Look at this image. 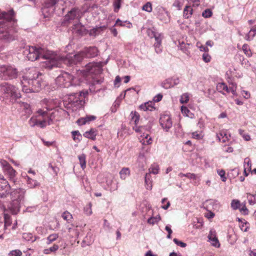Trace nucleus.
Segmentation results:
<instances>
[{
	"mask_svg": "<svg viewBox=\"0 0 256 256\" xmlns=\"http://www.w3.org/2000/svg\"><path fill=\"white\" fill-rule=\"evenodd\" d=\"M38 120L36 117H32L28 121V124L30 126L34 127L35 126H38Z\"/></svg>",
	"mask_w": 256,
	"mask_h": 256,
	"instance_id": "nucleus-46",
	"label": "nucleus"
},
{
	"mask_svg": "<svg viewBox=\"0 0 256 256\" xmlns=\"http://www.w3.org/2000/svg\"><path fill=\"white\" fill-rule=\"evenodd\" d=\"M26 178L27 184L29 188H34L38 185V183L36 180L32 179L28 176H26Z\"/></svg>",
	"mask_w": 256,
	"mask_h": 256,
	"instance_id": "nucleus-26",
	"label": "nucleus"
},
{
	"mask_svg": "<svg viewBox=\"0 0 256 256\" xmlns=\"http://www.w3.org/2000/svg\"><path fill=\"white\" fill-rule=\"evenodd\" d=\"M160 220V216L156 217H151L148 220V222L150 224H154L156 223H157Z\"/></svg>",
	"mask_w": 256,
	"mask_h": 256,
	"instance_id": "nucleus-38",
	"label": "nucleus"
},
{
	"mask_svg": "<svg viewBox=\"0 0 256 256\" xmlns=\"http://www.w3.org/2000/svg\"><path fill=\"white\" fill-rule=\"evenodd\" d=\"M212 12L210 9H206L202 12V16L204 18H210L212 16Z\"/></svg>",
	"mask_w": 256,
	"mask_h": 256,
	"instance_id": "nucleus-52",
	"label": "nucleus"
},
{
	"mask_svg": "<svg viewBox=\"0 0 256 256\" xmlns=\"http://www.w3.org/2000/svg\"><path fill=\"white\" fill-rule=\"evenodd\" d=\"M216 238V232L214 230H211L208 236V239Z\"/></svg>",
	"mask_w": 256,
	"mask_h": 256,
	"instance_id": "nucleus-56",
	"label": "nucleus"
},
{
	"mask_svg": "<svg viewBox=\"0 0 256 256\" xmlns=\"http://www.w3.org/2000/svg\"><path fill=\"white\" fill-rule=\"evenodd\" d=\"M199 49L200 51L205 52H208L209 50L208 48L206 46H199Z\"/></svg>",
	"mask_w": 256,
	"mask_h": 256,
	"instance_id": "nucleus-64",
	"label": "nucleus"
},
{
	"mask_svg": "<svg viewBox=\"0 0 256 256\" xmlns=\"http://www.w3.org/2000/svg\"><path fill=\"white\" fill-rule=\"evenodd\" d=\"M160 122L163 129L166 132H168L172 125L171 118L168 114L162 116L160 119Z\"/></svg>",
	"mask_w": 256,
	"mask_h": 256,
	"instance_id": "nucleus-14",
	"label": "nucleus"
},
{
	"mask_svg": "<svg viewBox=\"0 0 256 256\" xmlns=\"http://www.w3.org/2000/svg\"><path fill=\"white\" fill-rule=\"evenodd\" d=\"M246 225H247V222H245L243 223L240 226V229L242 230H243L244 232H247L248 228V226Z\"/></svg>",
	"mask_w": 256,
	"mask_h": 256,
	"instance_id": "nucleus-60",
	"label": "nucleus"
},
{
	"mask_svg": "<svg viewBox=\"0 0 256 256\" xmlns=\"http://www.w3.org/2000/svg\"><path fill=\"white\" fill-rule=\"evenodd\" d=\"M192 137L196 139H200L201 138V135L198 134L197 132H195L192 133Z\"/></svg>",
	"mask_w": 256,
	"mask_h": 256,
	"instance_id": "nucleus-58",
	"label": "nucleus"
},
{
	"mask_svg": "<svg viewBox=\"0 0 256 256\" xmlns=\"http://www.w3.org/2000/svg\"><path fill=\"white\" fill-rule=\"evenodd\" d=\"M82 52H84V57L94 58L98 56V50L95 46L86 48Z\"/></svg>",
	"mask_w": 256,
	"mask_h": 256,
	"instance_id": "nucleus-18",
	"label": "nucleus"
},
{
	"mask_svg": "<svg viewBox=\"0 0 256 256\" xmlns=\"http://www.w3.org/2000/svg\"><path fill=\"white\" fill-rule=\"evenodd\" d=\"M58 248H59V246L58 244H54L52 246H51L48 248H46V249L44 250L43 252L44 254H50L51 252H56V250H58Z\"/></svg>",
	"mask_w": 256,
	"mask_h": 256,
	"instance_id": "nucleus-28",
	"label": "nucleus"
},
{
	"mask_svg": "<svg viewBox=\"0 0 256 256\" xmlns=\"http://www.w3.org/2000/svg\"><path fill=\"white\" fill-rule=\"evenodd\" d=\"M106 26H105L96 27L91 29L89 31V34L92 36H96L101 31L104 30L106 28Z\"/></svg>",
	"mask_w": 256,
	"mask_h": 256,
	"instance_id": "nucleus-25",
	"label": "nucleus"
},
{
	"mask_svg": "<svg viewBox=\"0 0 256 256\" xmlns=\"http://www.w3.org/2000/svg\"><path fill=\"white\" fill-rule=\"evenodd\" d=\"M254 30H251L248 34H247L246 36V37H245V38L246 40H250L252 38H251V34L252 33V32H254Z\"/></svg>",
	"mask_w": 256,
	"mask_h": 256,
	"instance_id": "nucleus-61",
	"label": "nucleus"
},
{
	"mask_svg": "<svg viewBox=\"0 0 256 256\" xmlns=\"http://www.w3.org/2000/svg\"><path fill=\"white\" fill-rule=\"evenodd\" d=\"M0 72L2 74V76L4 80L16 78L18 75L16 69L12 66L2 68Z\"/></svg>",
	"mask_w": 256,
	"mask_h": 256,
	"instance_id": "nucleus-9",
	"label": "nucleus"
},
{
	"mask_svg": "<svg viewBox=\"0 0 256 256\" xmlns=\"http://www.w3.org/2000/svg\"><path fill=\"white\" fill-rule=\"evenodd\" d=\"M22 238L27 241L34 242L36 240V238L33 239L32 234L30 233L24 234Z\"/></svg>",
	"mask_w": 256,
	"mask_h": 256,
	"instance_id": "nucleus-41",
	"label": "nucleus"
},
{
	"mask_svg": "<svg viewBox=\"0 0 256 256\" xmlns=\"http://www.w3.org/2000/svg\"><path fill=\"white\" fill-rule=\"evenodd\" d=\"M214 216V213L212 212H209L207 214H205V216L208 218H213Z\"/></svg>",
	"mask_w": 256,
	"mask_h": 256,
	"instance_id": "nucleus-62",
	"label": "nucleus"
},
{
	"mask_svg": "<svg viewBox=\"0 0 256 256\" xmlns=\"http://www.w3.org/2000/svg\"><path fill=\"white\" fill-rule=\"evenodd\" d=\"M130 116L132 117V120L134 122L135 124L136 125L138 122L139 121L140 119V116L136 112H132L130 114Z\"/></svg>",
	"mask_w": 256,
	"mask_h": 256,
	"instance_id": "nucleus-35",
	"label": "nucleus"
},
{
	"mask_svg": "<svg viewBox=\"0 0 256 256\" xmlns=\"http://www.w3.org/2000/svg\"><path fill=\"white\" fill-rule=\"evenodd\" d=\"M62 217L64 220L66 221L70 220L72 218V215L68 212H64L62 214Z\"/></svg>",
	"mask_w": 256,
	"mask_h": 256,
	"instance_id": "nucleus-49",
	"label": "nucleus"
},
{
	"mask_svg": "<svg viewBox=\"0 0 256 256\" xmlns=\"http://www.w3.org/2000/svg\"><path fill=\"white\" fill-rule=\"evenodd\" d=\"M73 76L68 72H62L56 79V82L58 86L61 87L68 88L71 85Z\"/></svg>",
	"mask_w": 256,
	"mask_h": 256,
	"instance_id": "nucleus-7",
	"label": "nucleus"
},
{
	"mask_svg": "<svg viewBox=\"0 0 256 256\" xmlns=\"http://www.w3.org/2000/svg\"><path fill=\"white\" fill-rule=\"evenodd\" d=\"M84 52H81L77 54L68 56L66 57L60 56L57 54L58 58H56V60L60 62V64L59 66H54V68L61 67L62 62L68 63L70 65L76 64L83 60L84 58Z\"/></svg>",
	"mask_w": 256,
	"mask_h": 256,
	"instance_id": "nucleus-5",
	"label": "nucleus"
},
{
	"mask_svg": "<svg viewBox=\"0 0 256 256\" xmlns=\"http://www.w3.org/2000/svg\"><path fill=\"white\" fill-rule=\"evenodd\" d=\"M114 11L118 12L120 8L121 0H114Z\"/></svg>",
	"mask_w": 256,
	"mask_h": 256,
	"instance_id": "nucleus-39",
	"label": "nucleus"
},
{
	"mask_svg": "<svg viewBox=\"0 0 256 256\" xmlns=\"http://www.w3.org/2000/svg\"><path fill=\"white\" fill-rule=\"evenodd\" d=\"M218 175L220 176L222 182H226V178L225 176V172L223 170H218L217 171Z\"/></svg>",
	"mask_w": 256,
	"mask_h": 256,
	"instance_id": "nucleus-51",
	"label": "nucleus"
},
{
	"mask_svg": "<svg viewBox=\"0 0 256 256\" xmlns=\"http://www.w3.org/2000/svg\"><path fill=\"white\" fill-rule=\"evenodd\" d=\"M220 142H225L228 140V136L225 131H220L216 134Z\"/></svg>",
	"mask_w": 256,
	"mask_h": 256,
	"instance_id": "nucleus-24",
	"label": "nucleus"
},
{
	"mask_svg": "<svg viewBox=\"0 0 256 256\" xmlns=\"http://www.w3.org/2000/svg\"><path fill=\"white\" fill-rule=\"evenodd\" d=\"M238 132L240 134L246 141L250 140V137L249 134H246L244 132V130H239Z\"/></svg>",
	"mask_w": 256,
	"mask_h": 256,
	"instance_id": "nucleus-42",
	"label": "nucleus"
},
{
	"mask_svg": "<svg viewBox=\"0 0 256 256\" xmlns=\"http://www.w3.org/2000/svg\"><path fill=\"white\" fill-rule=\"evenodd\" d=\"M208 240L213 246H214L215 247L217 248H218L220 246V244L216 237L212 238H210Z\"/></svg>",
	"mask_w": 256,
	"mask_h": 256,
	"instance_id": "nucleus-45",
	"label": "nucleus"
},
{
	"mask_svg": "<svg viewBox=\"0 0 256 256\" xmlns=\"http://www.w3.org/2000/svg\"><path fill=\"white\" fill-rule=\"evenodd\" d=\"M142 10L148 12H150L152 10V4L150 2H146L142 6Z\"/></svg>",
	"mask_w": 256,
	"mask_h": 256,
	"instance_id": "nucleus-48",
	"label": "nucleus"
},
{
	"mask_svg": "<svg viewBox=\"0 0 256 256\" xmlns=\"http://www.w3.org/2000/svg\"><path fill=\"white\" fill-rule=\"evenodd\" d=\"M172 79L166 80L162 84V86L165 88H168L173 86L172 84Z\"/></svg>",
	"mask_w": 256,
	"mask_h": 256,
	"instance_id": "nucleus-36",
	"label": "nucleus"
},
{
	"mask_svg": "<svg viewBox=\"0 0 256 256\" xmlns=\"http://www.w3.org/2000/svg\"><path fill=\"white\" fill-rule=\"evenodd\" d=\"M240 210V211L243 214H248V208H246V204H241V206L240 207V208H239Z\"/></svg>",
	"mask_w": 256,
	"mask_h": 256,
	"instance_id": "nucleus-50",
	"label": "nucleus"
},
{
	"mask_svg": "<svg viewBox=\"0 0 256 256\" xmlns=\"http://www.w3.org/2000/svg\"><path fill=\"white\" fill-rule=\"evenodd\" d=\"M81 16L82 12L78 8H74L66 14L64 18V22L70 23L74 20H79Z\"/></svg>",
	"mask_w": 256,
	"mask_h": 256,
	"instance_id": "nucleus-8",
	"label": "nucleus"
},
{
	"mask_svg": "<svg viewBox=\"0 0 256 256\" xmlns=\"http://www.w3.org/2000/svg\"><path fill=\"white\" fill-rule=\"evenodd\" d=\"M181 110L183 114H186V116H188V113L190 112V110L184 106H182L181 107Z\"/></svg>",
	"mask_w": 256,
	"mask_h": 256,
	"instance_id": "nucleus-59",
	"label": "nucleus"
},
{
	"mask_svg": "<svg viewBox=\"0 0 256 256\" xmlns=\"http://www.w3.org/2000/svg\"><path fill=\"white\" fill-rule=\"evenodd\" d=\"M155 40L156 41V46H161V38L160 36H154Z\"/></svg>",
	"mask_w": 256,
	"mask_h": 256,
	"instance_id": "nucleus-57",
	"label": "nucleus"
},
{
	"mask_svg": "<svg viewBox=\"0 0 256 256\" xmlns=\"http://www.w3.org/2000/svg\"><path fill=\"white\" fill-rule=\"evenodd\" d=\"M189 100V96L188 94H183L180 99V102L182 104H186L187 103Z\"/></svg>",
	"mask_w": 256,
	"mask_h": 256,
	"instance_id": "nucleus-43",
	"label": "nucleus"
},
{
	"mask_svg": "<svg viewBox=\"0 0 256 256\" xmlns=\"http://www.w3.org/2000/svg\"><path fill=\"white\" fill-rule=\"evenodd\" d=\"M22 203V202L18 201L16 199H12V202L8 208L12 214H16L18 213Z\"/></svg>",
	"mask_w": 256,
	"mask_h": 256,
	"instance_id": "nucleus-17",
	"label": "nucleus"
},
{
	"mask_svg": "<svg viewBox=\"0 0 256 256\" xmlns=\"http://www.w3.org/2000/svg\"><path fill=\"white\" fill-rule=\"evenodd\" d=\"M86 70L87 72L98 74L102 72V65L100 63L90 62L86 66Z\"/></svg>",
	"mask_w": 256,
	"mask_h": 256,
	"instance_id": "nucleus-13",
	"label": "nucleus"
},
{
	"mask_svg": "<svg viewBox=\"0 0 256 256\" xmlns=\"http://www.w3.org/2000/svg\"><path fill=\"white\" fill-rule=\"evenodd\" d=\"M28 76H24L21 80L22 90L26 93L36 92L40 91L42 86V78H39L41 74L35 70H31Z\"/></svg>",
	"mask_w": 256,
	"mask_h": 256,
	"instance_id": "nucleus-3",
	"label": "nucleus"
},
{
	"mask_svg": "<svg viewBox=\"0 0 256 256\" xmlns=\"http://www.w3.org/2000/svg\"><path fill=\"white\" fill-rule=\"evenodd\" d=\"M178 176L180 178H182L183 176H186L188 178L192 179V180H196V176L195 174H191V173H187L186 174H184L180 172L178 174Z\"/></svg>",
	"mask_w": 256,
	"mask_h": 256,
	"instance_id": "nucleus-37",
	"label": "nucleus"
},
{
	"mask_svg": "<svg viewBox=\"0 0 256 256\" xmlns=\"http://www.w3.org/2000/svg\"><path fill=\"white\" fill-rule=\"evenodd\" d=\"M26 190L24 188L14 189L10 192L12 199H16L20 202H22L24 200Z\"/></svg>",
	"mask_w": 256,
	"mask_h": 256,
	"instance_id": "nucleus-15",
	"label": "nucleus"
},
{
	"mask_svg": "<svg viewBox=\"0 0 256 256\" xmlns=\"http://www.w3.org/2000/svg\"><path fill=\"white\" fill-rule=\"evenodd\" d=\"M96 117L94 116H86L84 118H82L77 120V123L79 125L85 124L88 123L91 121L94 120L96 119Z\"/></svg>",
	"mask_w": 256,
	"mask_h": 256,
	"instance_id": "nucleus-20",
	"label": "nucleus"
},
{
	"mask_svg": "<svg viewBox=\"0 0 256 256\" xmlns=\"http://www.w3.org/2000/svg\"><path fill=\"white\" fill-rule=\"evenodd\" d=\"M58 238V234H52L48 236L46 238V244H52V242H54Z\"/></svg>",
	"mask_w": 256,
	"mask_h": 256,
	"instance_id": "nucleus-31",
	"label": "nucleus"
},
{
	"mask_svg": "<svg viewBox=\"0 0 256 256\" xmlns=\"http://www.w3.org/2000/svg\"><path fill=\"white\" fill-rule=\"evenodd\" d=\"M24 53L30 61L42 58L44 60L42 61V66L45 68L52 69L54 66H59L60 62L56 60L58 58L57 54L50 50H44L42 48L29 46L26 48Z\"/></svg>",
	"mask_w": 256,
	"mask_h": 256,
	"instance_id": "nucleus-1",
	"label": "nucleus"
},
{
	"mask_svg": "<svg viewBox=\"0 0 256 256\" xmlns=\"http://www.w3.org/2000/svg\"><path fill=\"white\" fill-rule=\"evenodd\" d=\"M216 90L218 91L223 94H224V93L223 92L224 90L226 91L228 93L230 92L229 88L224 82H220L216 86Z\"/></svg>",
	"mask_w": 256,
	"mask_h": 256,
	"instance_id": "nucleus-22",
	"label": "nucleus"
},
{
	"mask_svg": "<svg viewBox=\"0 0 256 256\" xmlns=\"http://www.w3.org/2000/svg\"><path fill=\"white\" fill-rule=\"evenodd\" d=\"M78 158L80 161V164L82 170H84L86 168V156L84 154H82L78 156Z\"/></svg>",
	"mask_w": 256,
	"mask_h": 256,
	"instance_id": "nucleus-29",
	"label": "nucleus"
},
{
	"mask_svg": "<svg viewBox=\"0 0 256 256\" xmlns=\"http://www.w3.org/2000/svg\"><path fill=\"white\" fill-rule=\"evenodd\" d=\"M244 172L245 175L247 176L248 175V173H247V171L250 172L251 170L252 167V163L251 160L250 158H246L244 160Z\"/></svg>",
	"mask_w": 256,
	"mask_h": 256,
	"instance_id": "nucleus-23",
	"label": "nucleus"
},
{
	"mask_svg": "<svg viewBox=\"0 0 256 256\" xmlns=\"http://www.w3.org/2000/svg\"><path fill=\"white\" fill-rule=\"evenodd\" d=\"M74 32L79 35H83L86 33V30L84 26L80 23L75 24L72 26Z\"/></svg>",
	"mask_w": 256,
	"mask_h": 256,
	"instance_id": "nucleus-19",
	"label": "nucleus"
},
{
	"mask_svg": "<svg viewBox=\"0 0 256 256\" xmlns=\"http://www.w3.org/2000/svg\"><path fill=\"white\" fill-rule=\"evenodd\" d=\"M0 93L4 98L12 100L21 97L18 89L14 86L6 82L0 84Z\"/></svg>",
	"mask_w": 256,
	"mask_h": 256,
	"instance_id": "nucleus-4",
	"label": "nucleus"
},
{
	"mask_svg": "<svg viewBox=\"0 0 256 256\" xmlns=\"http://www.w3.org/2000/svg\"><path fill=\"white\" fill-rule=\"evenodd\" d=\"M142 144L147 145L152 143V138L146 134V136L144 135V138L140 140Z\"/></svg>",
	"mask_w": 256,
	"mask_h": 256,
	"instance_id": "nucleus-32",
	"label": "nucleus"
},
{
	"mask_svg": "<svg viewBox=\"0 0 256 256\" xmlns=\"http://www.w3.org/2000/svg\"><path fill=\"white\" fill-rule=\"evenodd\" d=\"M241 204L240 200H233L231 202V207L232 209L236 210L239 209L241 206Z\"/></svg>",
	"mask_w": 256,
	"mask_h": 256,
	"instance_id": "nucleus-34",
	"label": "nucleus"
},
{
	"mask_svg": "<svg viewBox=\"0 0 256 256\" xmlns=\"http://www.w3.org/2000/svg\"><path fill=\"white\" fill-rule=\"evenodd\" d=\"M192 14V8L190 6H186L184 10V16L188 18Z\"/></svg>",
	"mask_w": 256,
	"mask_h": 256,
	"instance_id": "nucleus-33",
	"label": "nucleus"
},
{
	"mask_svg": "<svg viewBox=\"0 0 256 256\" xmlns=\"http://www.w3.org/2000/svg\"><path fill=\"white\" fill-rule=\"evenodd\" d=\"M22 255V252L19 250H15L10 251L9 254V256H21Z\"/></svg>",
	"mask_w": 256,
	"mask_h": 256,
	"instance_id": "nucleus-47",
	"label": "nucleus"
},
{
	"mask_svg": "<svg viewBox=\"0 0 256 256\" xmlns=\"http://www.w3.org/2000/svg\"><path fill=\"white\" fill-rule=\"evenodd\" d=\"M202 59L206 62H210L211 57L207 52H205L202 55Z\"/></svg>",
	"mask_w": 256,
	"mask_h": 256,
	"instance_id": "nucleus-54",
	"label": "nucleus"
},
{
	"mask_svg": "<svg viewBox=\"0 0 256 256\" xmlns=\"http://www.w3.org/2000/svg\"><path fill=\"white\" fill-rule=\"evenodd\" d=\"M92 204L89 203L84 208V211L86 214L89 216L92 214Z\"/></svg>",
	"mask_w": 256,
	"mask_h": 256,
	"instance_id": "nucleus-40",
	"label": "nucleus"
},
{
	"mask_svg": "<svg viewBox=\"0 0 256 256\" xmlns=\"http://www.w3.org/2000/svg\"><path fill=\"white\" fill-rule=\"evenodd\" d=\"M229 89L230 92L235 95L236 90V84L234 83L232 84V86L229 87Z\"/></svg>",
	"mask_w": 256,
	"mask_h": 256,
	"instance_id": "nucleus-55",
	"label": "nucleus"
},
{
	"mask_svg": "<svg viewBox=\"0 0 256 256\" xmlns=\"http://www.w3.org/2000/svg\"><path fill=\"white\" fill-rule=\"evenodd\" d=\"M0 164L4 172L8 174L10 179H12L16 176V171L10 164L5 160H1Z\"/></svg>",
	"mask_w": 256,
	"mask_h": 256,
	"instance_id": "nucleus-10",
	"label": "nucleus"
},
{
	"mask_svg": "<svg viewBox=\"0 0 256 256\" xmlns=\"http://www.w3.org/2000/svg\"><path fill=\"white\" fill-rule=\"evenodd\" d=\"M88 92L87 90L80 92L78 94L74 93L70 95L68 97V103L72 106H74L76 107H80L84 104V100L81 98H86L88 95Z\"/></svg>",
	"mask_w": 256,
	"mask_h": 256,
	"instance_id": "nucleus-6",
	"label": "nucleus"
},
{
	"mask_svg": "<svg viewBox=\"0 0 256 256\" xmlns=\"http://www.w3.org/2000/svg\"><path fill=\"white\" fill-rule=\"evenodd\" d=\"M38 113L42 116L44 119L42 120H38V126L41 128H44L47 124H50L52 122V118L49 116L48 114V112L46 111H44L42 110H39L38 111Z\"/></svg>",
	"mask_w": 256,
	"mask_h": 256,
	"instance_id": "nucleus-11",
	"label": "nucleus"
},
{
	"mask_svg": "<svg viewBox=\"0 0 256 256\" xmlns=\"http://www.w3.org/2000/svg\"><path fill=\"white\" fill-rule=\"evenodd\" d=\"M140 108L144 111H152L154 107L152 106L151 102H147L144 104H141L140 106Z\"/></svg>",
	"mask_w": 256,
	"mask_h": 256,
	"instance_id": "nucleus-30",
	"label": "nucleus"
},
{
	"mask_svg": "<svg viewBox=\"0 0 256 256\" xmlns=\"http://www.w3.org/2000/svg\"><path fill=\"white\" fill-rule=\"evenodd\" d=\"M0 40L9 43L16 40V30L14 26L16 20L14 18V11L11 10L8 12H0Z\"/></svg>",
	"mask_w": 256,
	"mask_h": 256,
	"instance_id": "nucleus-2",
	"label": "nucleus"
},
{
	"mask_svg": "<svg viewBox=\"0 0 256 256\" xmlns=\"http://www.w3.org/2000/svg\"><path fill=\"white\" fill-rule=\"evenodd\" d=\"M22 106L24 107V108H25L28 110V112H28V113L30 112V110H29L30 107V104H28L26 103L23 102L22 104Z\"/></svg>",
	"mask_w": 256,
	"mask_h": 256,
	"instance_id": "nucleus-63",
	"label": "nucleus"
},
{
	"mask_svg": "<svg viewBox=\"0 0 256 256\" xmlns=\"http://www.w3.org/2000/svg\"><path fill=\"white\" fill-rule=\"evenodd\" d=\"M130 174L128 168H124L120 172V177L122 180H125Z\"/></svg>",
	"mask_w": 256,
	"mask_h": 256,
	"instance_id": "nucleus-27",
	"label": "nucleus"
},
{
	"mask_svg": "<svg viewBox=\"0 0 256 256\" xmlns=\"http://www.w3.org/2000/svg\"><path fill=\"white\" fill-rule=\"evenodd\" d=\"M242 50L244 54L248 56H252V52L249 48L248 46L246 44H244L242 46Z\"/></svg>",
	"mask_w": 256,
	"mask_h": 256,
	"instance_id": "nucleus-44",
	"label": "nucleus"
},
{
	"mask_svg": "<svg viewBox=\"0 0 256 256\" xmlns=\"http://www.w3.org/2000/svg\"><path fill=\"white\" fill-rule=\"evenodd\" d=\"M10 193V186L8 182L0 183V198H5Z\"/></svg>",
	"mask_w": 256,
	"mask_h": 256,
	"instance_id": "nucleus-16",
	"label": "nucleus"
},
{
	"mask_svg": "<svg viewBox=\"0 0 256 256\" xmlns=\"http://www.w3.org/2000/svg\"><path fill=\"white\" fill-rule=\"evenodd\" d=\"M159 172V166L158 165L154 164L152 165L150 168H149V173H148L146 174L145 176V182L146 186V188L151 190L152 188V185L151 184V181L150 180V174H158Z\"/></svg>",
	"mask_w": 256,
	"mask_h": 256,
	"instance_id": "nucleus-12",
	"label": "nucleus"
},
{
	"mask_svg": "<svg viewBox=\"0 0 256 256\" xmlns=\"http://www.w3.org/2000/svg\"><path fill=\"white\" fill-rule=\"evenodd\" d=\"M173 240L176 245L180 246L182 248H184L186 246V243L180 241L177 238H174Z\"/></svg>",
	"mask_w": 256,
	"mask_h": 256,
	"instance_id": "nucleus-53",
	"label": "nucleus"
},
{
	"mask_svg": "<svg viewBox=\"0 0 256 256\" xmlns=\"http://www.w3.org/2000/svg\"><path fill=\"white\" fill-rule=\"evenodd\" d=\"M97 134V130H96L91 128L89 131L86 132L84 134V136L92 140H95Z\"/></svg>",
	"mask_w": 256,
	"mask_h": 256,
	"instance_id": "nucleus-21",
	"label": "nucleus"
}]
</instances>
